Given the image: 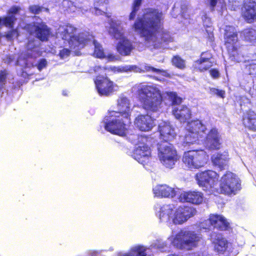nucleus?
Returning a JSON list of instances; mask_svg holds the SVG:
<instances>
[{
    "instance_id": "1",
    "label": "nucleus",
    "mask_w": 256,
    "mask_h": 256,
    "mask_svg": "<svg viewBox=\"0 0 256 256\" xmlns=\"http://www.w3.org/2000/svg\"><path fill=\"white\" fill-rule=\"evenodd\" d=\"M162 14L156 10H146L143 16L138 18L134 24L136 32L143 38L146 44L154 48H165L164 42H172L173 39L168 32H160V24Z\"/></svg>"
},
{
    "instance_id": "2",
    "label": "nucleus",
    "mask_w": 256,
    "mask_h": 256,
    "mask_svg": "<svg viewBox=\"0 0 256 256\" xmlns=\"http://www.w3.org/2000/svg\"><path fill=\"white\" fill-rule=\"evenodd\" d=\"M138 96L144 109L152 112L160 111L162 108V96L156 86H142L138 90Z\"/></svg>"
},
{
    "instance_id": "3",
    "label": "nucleus",
    "mask_w": 256,
    "mask_h": 256,
    "mask_svg": "<svg viewBox=\"0 0 256 256\" xmlns=\"http://www.w3.org/2000/svg\"><path fill=\"white\" fill-rule=\"evenodd\" d=\"M76 29L72 25L68 24L60 26L58 28V36L67 41L71 48H82L88 40L92 39V36L88 32L80 34L78 36L74 34Z\"/></svg>"
},
{
    "instance_id": "4",
    "label": "nucleus",
    "mask_w": 256,
    "mask_h": 256,
    "mask_svg": "<svg viewBox=\"0 0 256 256\" xmlns=\"http://www.w3.org/2000/svg\"><path fill=\"white\" fill-rule=\"evenodd\" d=\"M109 25V34L115 39L120 40L116 47L118 52L122 56L130 55L134 46L130 40L124 36V32L122 22L112 20Z\"/></svg>"
},
{
    "instance_id": "5",
    "label": "nucleus",
    "mask_w": 256,
    "mask_h": 256,
    "mask_svg": "<svg viewBox=\"0 0 256 256\" xmlns=\"http://www.w3.org/2000/svg\"><path fill=\"white\" fill-rule=\"evenodd\" d=\"M168 240L178 248L190 250L198 246L202 237L194 232L182 230L174 237L172 236Z\"/></svg>"
},
{
    "instance_id": "6",
    "label": "nucleus",
    "mask_w": 256,
    "mask_h": 256,
    "mask_svg": "<svg viewBox=\"0 0 256 256\" xmlns=\"http://www.w3.org/2000/svg\"><path fill=\"white\" fill-rule=\"evenodd\" d=\"M116 112H110V116H106L104 120L105 129L110 132L122 136L125 134L126 125V123H130L126 119L122 118Z\"/></svg>"
},
{
    "instance_id": "7",
    "label": "nucleus",
    "mask_w": 256,
    "mask_h": 256,
    "mask_svg": "<svg viewBox=\"0 0 256 256\" xmlns=\"http://www.w3.org/2000/svg\"><path fill=\"white\" fill-rule=\"evenodd\" d=\"M225 44L228 54L232 60L240 62L242 59L240 56V50L237 48L238 35L234 28L228 26L225 30Z\"/></svg>"
},
{
    "instance_id": "8",
    "label": "nucleus",
    "mask_w": 256,
    "mask_h": 256,
    "mask_svg": "<svg viewBox=\"0 0 256 256\" xmlns=\"http://www.w3.org/2000/svg\"><path fill=\"white\" fill-rule=\"evenodd\" d=\"M182 162L188 168H199L207 162L208 156L206 152L200 150H190L184 152Z\"/></svg>"
},
{
    "instance_id": "9",
    "label": "nucleus",
    "mask_w": 256,
    "mask_h": 256,
    "mask_svg": "<svg viewBox=\"0 0 256 256\" xmlns=\"http://www.w3.org/2000/svg\"><path fill=\"white\" fill-rule=\"evenodd\" d=\"M158 145V156L161 162L168 168H172L178 160L176 150L168 142H162Z\"/></svg>"
},
{
    "instance_id": "10",
    "label": "nucleus",
    "mask_w": 256,
    "mask_h": 256,
    "mask_svg": "<svg viewBox=\"0 0 256 256\" xmlns=\"http://www.w3.org/2000/svg\"><path fill=\"white\" fill-rule=\"evenodd\" d=\"M39 44L38 40H30L27 44V50L21 54L15 64L23 68H30L34 66V59L38 56L37 48Z\"/></svg>"
},
{
    "instance_id": "11",
    "label": "nucleus",
    "mask_w": 256,
    "mask_h": 256,
    "mask_svg": "<svg viewBox=\"0 0 256 256\" xmlns=\"http://www.w3.org/2000/svg\"><path fill=\"white\" fill-rule=\"evenodd\" d=\"M206 126L199 120L188 122L186 126V133L183 138L184 146L196 142L198 140L200 132H204Z\"/></svg>"
},
{
    "instance_id": "12",
    "label": "nucleus",
    "mask_w": 256,
    "mask_h": 256,
    "mask_svg": "<svg viewBox=\"0 0 256 256\" xmlns=\"http://www.w3.org/2000/svg\"><path fill=\"white\" fill-rule=\"evenodd\" d=\"M240 188L239 178L235 174L227 172L220 180V189L222 193L236 194Z\"/></svg>"
},
{
    "instance_id": "13",
    "label": "nucleus",
    "mask_w": 256,
    "mask_h": 256,
    "mask_svg": "<svg viewBox=\"0 0 256 256\" xmlns=\"http://www.w3.org/2000/svg\"><path fill=\"white\" fill-rule=\"evenodd\" d=\"M166 94L174 106L172 113L175 118L181 122L189 120L191 116L190 110L185 106H176L181 103L182 99L177 96L174 92H166Z\"/></svg>"
},
{
    "instance_id": "14",
    "label": "nucleus",
    "mask_w": 256,
    "mask_h": 256,
    "mask_svg": "<svg viewBox=\"0 0 256 256\" xmlns=\"http://www.w3.org/2000/svg\"><path fill=\"white\" fill-rule=\"evenodd\" d=\"M24 28L30 34L34 35L41 41L47 40L50 34V29L41 19H37L36 21L26 24Z\"/></svg>"
},
{
    "instance_id": "15",
    "label": "nucleus",
    "mask_w": 256,
    "mask_h": 256,
    "mask_svg": "<svg viewBox=\"0 0 256 256\" xmlns=\"http://www.w3.org/2000/svg\"><path fill=\"white\" fill-rule=\"evenodd\" d=\"M196 178L198 185L208 190L217 184L218 176L216 172L208 170L198 173Z\"/></svg>"
},
{
    "instance_id": "16",
    "label": "nucleus",
    "mask_w": 256,
    "mask_h": 256,
    "mask_svg": "<svg viewBox=\"0 0 256 256\" xmlns=\"http://www.w3.org/2000/svg\"><path fill=\"white\" fill-rule=\"evenodd\" d=\"M98 94L101 96H108L116 90L117 86L107 77L98 76L94 81Z\"/></svg>"
},
{
    "instance_id": "17",
    "label": "nucleus",
    "mask_w": 256,
    "mask_h": 256,
    "mask_svg": "<svg viewBox=\"0 0 256 256\" xmlns=\"http://www.w3.org/2000/svg\"><path fill=\"white\" fill-rule=\"evenodd\" d=\"M229 223L222 216L211 214L209 219L204 220L200 224V228L204 229H210L211 226L221 230H226L228 226Z\"/></svg>"
},
{
    "instance_id": "18",
    "label": "nucleus",
    "mask_w": 256,
    "mask_h": 256,
    "mask_svg": "<svg viewBox=\"0 0 256 256\" xmlns=\"http://www.w3.org/2000/svg\"><path fill=\"white\" fill-rule=\"evenodd\" d=\"M196 213V210L190 206H179L172 216V222L176 224H182Z\"/></svg>"
},
{
    "instance_id": "19",
    "label": "nucleus",
    "mask_w": 256,
    "mask_h": 256,
    "mask_svg": "<svg viewBox=\"0 0 256 256\" xmlns=\"http://www.w3.org/2000/svg\"><path fill=\"white\" fill-rule=\"evenodd\" d=\"M117 108L118 110L117 113L129 122L134 108L130 100L126 96L123 95L120 96L117 100Z\"/></svg>"
},
{
    "instance_id": "20",
    "label": "nucleus",
    "mask_w": 256,
    "mask_h": 256,
    "mask_svg": "<svg viewBox=\"0 0 256 256\" xmlns=\"http://www.w3.org/2000/svg\"><path fill=\"white\" fill-rule=\"evenodd\" d=\"M150 154V150L148 145L140 143L136 146L132 156L139 163L144 165L148 162Z\"/></svg>"
},
{
    "instance_id": "21",
    "label": "nucleus",
    "mask_w": 256,
    "mask_h": 256,
    "mask_svg": "<svg viewBox=\"0 0 256 256\" xmlns=\"http://www.w3.org/2000/svg\"><path fill=\"white\" fill-rule=\"evenodd\" d=\"M222 137L217 129L212 128L208 133L205 140L206 148L212 150H219L222 146Z\"/></svg>"
},
{
    "instance_id": "22",
    "label": "nucleus",
    "mask_w": 256,
    "mask_h": 256,
    "mask_svg": "<svg viewBox=\"0 0 256 256\" xmlns=\"http://www.w3.org/2000/svg\"><path fill=\"white\" fill-rule=\"evenodd\" d=\"M214 250L218 254H223L228 248L226 240L220 234L214 233L210 238Z\"/></svg>"
},
{
    "instance_id": "23",
    "label": "nucleus",
    "mask_w": 256,
    "mask_h": 256,
    "mask_svg": "<svg viewBox=\"0 0 256 256\" xmlns=\"http://www.w3.org/2000/svg\"><path fill=\"white\" fill-rule=\"evenodd\" d=\"M136 126L142 131H149L155 125L154 120L149 115H140L134 120Z\"/></svg>"
},
{
    "instance_id": "24",
    "label": "nucleus",
    "mask_w": 256,
    "mask_h": 256,
    "mask_svg": "<svg viewBox=\"0 0 256 256\" xmlns=\"http://www.w3.org/2000/svg\"><path fill=\"white\" fill-rule=\"evenodd\" d=\"M158 130L160 138L163 140L164 142L172 140L176 136L174 129L168 122H160L158 124Z\"/></svg>"
},
{
    "instance_id": "25",
    "label": "nucleus",
    "mask_w": 256,
    "mask_h": 256,
    "mask_svg": "<svg viewBox=\"0 0 256 256\" xmlns=\"http://www.w3.org/2000/svg\"><path fill=\"white\" fill-rule=\"evenodd\" d=\"M178 199L181 202L199 204L202 202L203 196L202 194L198 192H184L180 194Z\"/></svg>"
},
{
    "instance_id": "26",
    "label": "nucleus",
    "mask_w": 256,
    "mask_h": 256,
    "mask_svg": "<svg viewBox=\"0 0 256 256\" xmlns=\"http://www.w3.org/2000/svg\"><path fill=\"white\" fill-rule=\"evenodd\" d=\"M154 194L156 196L164 198H173L176 194L175 190L167 184H158L153 188Z\"/></svg>"
},
{
    "instance_id": "27",
    "label": "nucleus",
    "mask_w": 256,
    "mask_h": 256,
    "mask_svg": "<svg viewBox=\"0 0 256 256\" xmlns=\"http://www.w3.org/2000/svg\"><path fill=\"white\" fill-rule=\"evenodd\" d=\"M21 9L18 6H12L8 11L6 17L0 18V26H5L7 27L12 28L16 18V15L19 14Z\"/></svg>"
},
{
    "instance_id": "28",
    "label": "nucleus",
    "mask_w": 256,
    "mask_h": 256,
    "mask_svg": "<svg viewBox=\"0 0 256 256\" xmlns=\"http://www.w3.org/2000/svg\"><path fill=\"white\" fill-rule=\"evenodd\" d=\"M243 10V16L244 19L250 23L256 20V3L254 2H248L245 4Z\"/></svg>"
},
{
    "instance_id": "29",
    "label": "nucleus",
    "mask_w": 256,
    "mask_h": 256,
    "mask_svg": "<svg viewBox=\"0 0 256 256\" xmlns=\"http://www.w3.org/2000/svg\"><path fill=\"white\" fill-rule=\"evenodd\" d=\"M228 160V154L226 152H224L223 153L215 154L212 156L213 164L222 170L226 168Z\"/></svg>"
},
{
    "instance_id": "30",
    "label": "nucleus",
    "mask_w": 256,
    "mask_h": 256,
    "mask_svg": "<svg viewBox=\"0 0 256 256\" xmlns=\"http://www.w3.org/2000/svg\"><path fill=\"white\" fill-rule=\"evenodd\" d=\"M62 6L66 8V10L70 12H74L75 8H77L84 10L87 11L90 7L88 2L86 0H82L80 3H76V5L74 6V3L69 0H64L62 2Z\"/></svg>"
},
{
    "instance_id": "31",
    "label": "nucleus",
    "mask_w": 256,
    "mask_h": 256,
    "mask_svg": "<svg viewBox=\"0 0 256 256\" xmlns=\"http://www.w3.org/2000/svg\"><path fill=\"white\" fill-rule=\"evenodd\" d=\"M174 208V206L172 204L162 206L160 208L159 214V218L160 221L164 222L172 221Z\"/></svg>"
},
{
    "instance_id": "32",
    "label": "nucleus",
    "mask_w": 256,
    "mask_h": 256,
    "mask_svg": "<svg viewBox=\"0 0 256 256\" xmlns=\"http://www.w3.org/2000/svg\"><path fill=\"white\" fill-rule=\"evenodd\" d=\"M243 124L248 129L256 130V113L251 110L247 112L244 116Z\"/></svg>"
},
{
    "instance_id": "33",
    "label": "nucleus",
    "mask_w": 256,
    "mask_h": 256,
    "mask_svg": "<svg viewBox=\"0 0 256 256\" xmlns=\"http://www.w3.org/2000/svg\"><path fill=\"white\" fill-rule=\"evenodd\" d=\"M131 66H110V67H105L102 68L100 66H96V69L94 70L96 72H100L101 73V71L106 72L105 74H106V72H127L128 70H130Z\"/></svg>"
},
{
    "instance_id": "34",
    "label": "nucleus",
    "mask_w": 256,
    "mask_h": 256,
    "mask_svg": "<svg viewBox=\"0 0 256 256\" xmlns=\"http://www.w3.org/2000/svg\"><path fill=\"white\" fill-rule=\"evenodd\" d=\"M92 42V43L94 46V55L98 58H106V56L104 52V50L102 46L100 45L99 43L96 42L94 40V37L92 36V39L90 40H88L86 44H88V42Z\"/></svg>"
},
{
    "instance_id": "35",
    "label": "nucleus",
    "mask_w": 256,
    "mask_h": 256,
    "mask_svg": "<svg viewBox=\"0 0 256 256\" xmlns=\"http://www.w3.org/2000/svg\"><path fill=\"white\" fill-rule=\"evenodd\" d=\"M242 34L246 40L250 42H254L256 40V30L247 28L244 30Z\"/></svg>"
},
{
    "instance_id": "36",
    "label": "nucleus",
    "mask_w": 256,
    "mask_h": 256,
    "mask_svg": "<svg viewBox=\"0 0 256 256\" xmlns=\"http://www.w3.org/2000/svg\"><path fill=\"white\" fill-rule=\"evenodd\" d=\"M142 0H134V3L132 6V11L129 16V20H133L135 18L136 12L140 8V6L141 4Z\"/></svg>"
},
{
    "instance_id": "37",
    "label": "nucleus",
    "mask_w": 256,
    "mask_h": 256,
    "mask_svg": "<svg viewBox=\"0 0 256 256\" xmlns=\"http://www.w3.org/2000/svg\"><path fill=\"white\" fill-rule=\"evenodd\" d=\"M246 72L250 75H256V60H252L246 66Z\"/></svg>"
},
{
    "instance_id": "38",
    "label": "nucleus",
    "mask_w": 256,
    "mask_h": 256,
    "mask_svg": "<svg viewBox=\"0 0 256 256\" xmlns=\"http://www.w3.org/2000/svg\"><path fill=\"white\" fill-rule=\"evenodd\" d=\"M195 65L200 71L206 70L212 66H207V62H206V60L200 59L195 62Z\"/></svg>"
},
{
    "instance_id": "39",
    "label": "nucleus",
    "mask_w": 256,
    "mask_h": 256,
    "mask_svg": "<svg viewBox=\"0 0 256 256\" xmlns=\"http://www.w3.org/2000/svg\"><path fill=\"white\" fill-rule=\"evenodd\" d=\"M212 55L208 52H203L201 54L200 59L206 60L207 62V66H212Z\"/></svg>"
},
{
    "instance_id": "40",
    "label": "nucleus",
    "mask_w": 256,
    "mask_h": 256,
    "mask_svg": "<svg viewBox=\"0 0 256 256\" xmlns=\"http://www.w3.org/2000/svg\"><path fill=\"white\" fill-rule=\"evenodd\" d=\"M172 62L178 68H183L185 67L184 61L178 56H174L172 60Z\"/></svg>"
},
{
    "instance_id": "41",
    "label": "nucleus",
    "mask_w": 256,
    "mask_h": 256,
    "mask_svg": "<svg viewBox=\"0 0 256 256\" xmlns=\"http://www.w3.org/2000/svg\"><path fill=\"white\" fill-rule=\"evenodd\" d=\"M152 249H158L160 252H165L168 250V248L166 244L161 241H158L157 243L151 246Z\"/></svg>"
},
{
    "instance_id": "42",
    "label": "nucleus",
    "mask_w": 256,
    "mask_h": 256,
    "mask_svg": "<svg viewBox=\"0 0 256 256\" xmlns=\"http://www.w3.org/2000/svg\"><path fill=\"white\" fill-rule=\"evenodd\" d=\"M30 12L34 14H38L42 11L48 12L47 8L40 6L38 5H32L29 7Z\"/></svg>"
},
{
    "instance_id": "43",
    "label": "nucleus",
    "mask_w": 256,
    "mask_h": 256,
    "mask_svg": "<svg viewBox=\"0 0 256 256\" xmlns=\"http://www.w3.org/2000/svg\"><path fill=\"white\" fill-rule=\"evenodd\" d=\"M142 68L144 70L146 71V72H155L156 74L162 73V75H164V74L166 73V72H164V70H162L160 69L154 68L152 67L147 64H144L142 66Z\"/></svg>"
},
{
    "instance_id": "44",
    "label": "nucleus",
    "mask_w": 256,
    "mask_h": 256,
    "mask_svg": "<svg viewBox=\"0 0 256 256\" xmlns=\"http://www.w3.org/2000/svg\"><path fill=\"white\" fill-rule=\"evenodd\" d=\"M210 92L212 94L217 95L220 98H224L225 94V92L222 90H218L216 88H210Z\"/></svg>"
},
{
    "instance_id": "45",
    "label": "nucleus",
    "mask_w": 256,
    "mask_h": 256,
    "mask_svg": "<svg viewBox=\"0 0 256 256\" xmlns=\"http://www.w3.org/2000/svg\"><path fill=\"white\" fill-rule=\"evenodd\" d=\"M70 51L66 48H62L59 50L58 56L61 59L67 58L70 54Z\"/></svg>"
},
{
    "instance_id": "46",
    "label": "nucleus",
    "mask_w": 256,
    "mask_h": 256,
    "mask_svg": "<svg viewBox=\"0 0 256 256\" xmlns=\"http://www.w3.org/2000/svg\"><path fill=\"white\" fill-rule=\"evenodd\" d=\"M6 74V73L5 71L2 72L0 73V90L3 88L4 84H5Z\"/></svg>"
},
{
    "instance_id": "47",
    "label": "nucleus",
    "mask_w": 256,
    "mask_h": 256,
    "mask_svg": "<svg viewBox=\"0 0 256 256\" xmlns=\"http://www.w3.org/2000/svg\"><path fill=\"white\" fill-rule=\"evenodd\" d=\"M48 62L46 59H41L38 64L37 68L39 70H41L45 68L47 66Z\"/></svg>"
},
{
    "instance_id": "48",
    "label": "nucleus",
    "mask_w": 256,
    "mask_h": 256,
    "mask_svg": "<svg viewBox=\"0 0 256 256\" xmlns=\"http://www.w3.org/2000/svg\"><path fill=\"white\" fill-rule=\"evenodd\" d=\"M94 8L92 10V13L98 16V15H102L105 14V12L104 10L101 8H97L98 6H94Z\"/></svg>"
},
{
    "instance_id": "49",
    "label": "nucleus",
    "mask_w": 256,
    "mask_h": 256,
    "mask_svg": "<svg viewBox=\"0 0 256 256\" xmlns=\"http://www.w3.org/2000/svg\"><path fill=\"white\" fill-rule=\"evenodd\" d=\"M211 76L214 78H216L220 76V73L218 70L213 69L210 70Z\"/></svg>"
},
{
    "instance_id": "50",
    "label": "nucleus",
    "mask_w": 256,
    "mask_h": 256,
    "mask_svg": "<svg viewBox=\"0 0 256 256\" xmlns=\"http://www.w3.org/2000/svg\"><path fill=\"white\" fill-rule=\"evenodd\" d=\"M245 0H229V2L231 3L232 6H238L240 4H242Z\"/></svg>"
},
{
    "instance_id": "51",
    "label": "nucleus",
    "mask_w": 256,
    "mask_h": 256,
    "mask_svg": "<svg viewBox=\"0 0 256 256\" xmlns=\"http://www.w3.org/2000/svg\"><path fill=\"white\" fill-rule=\"evenodd\" d=\"M108 0H96L94 6H100L101 4H106Z\"/></svg>"
},
{
    "instance_id": "52",
    "label": "nucleus",
    "mask_w": 256,
    "mask_h": 256,
    "mask_svg": "<svg viewBox=\"0 0 256 256\" xmlns=\"http://www.w3.org/2000/svg\"><path fill=\"white\" fill-rule=\"evenodd\" d=\"M210 2V6L212 10H214V8L217 4L218 0H208Z\"/></svg>"
},
{
    "instance_id": "53",
    "label": "nucleus",
    "mask_w": 256,
    "mask_h": 256,
    "mask_svg": "<svg viewBox=\"0 0 256 256\" xmlns=\"http://www.w3.org/2000/svg\"><path fill=\"white\" fill-rule=\"evenodd\" d=\"M8 38H12L13 37H17L18 34L16 31H12L10 34H8L7 35Z\"/></svg>"
},
{
    "instance_id": "54",
    "label": "nucleus",
    "mask_w": 256,
    "mask_h": 256,
    "mask_svg": "<svg viewBox=\"0 0 256 256\" xmlns=\"http://www.w3.org/2000/svg\"><path fill=\"white\" fill-rule=\"evenodd\" d=\"M206 254L204 253H194L189 254L187 256H206Z\"/></svg>"
},
{
    "instance_id": "55",
    "label": "nucleus",
    "mask_w": 256,
    "mask_h": 256,
    "mask_svg": "<svg viewBox=\"0 0 256 256\" xmlns=\"http://www.w3.org/2000/svg\"><path fill=\"white\" fill-rule=\"evenodd\" d=\"M181 8H182V14H183L184 13L186 10L187 9V6L186 4H182L181 6Z\"/></svg>"
},
{
    "instance_id": "56",
    "label": "nucleus",
    "mask_w": 256,
    "mask_h": 256,
    "mask_svg": "<svg viewBox=\"0 0 256 256\" xmlns=\"http://www.w3.org/2000/svg\"><path fill=\"white\" fill-rule=\"evenodd\" d=\"M6 62H8V63H10L12 62V58H11L10 56L7 60H6Z\"/></svg>"
},
{
    "instance_id": "57",
    "label": "nucleus",
    "mask_w": 256,
    "mask_h": 256,
    "mask_svg": "<svg viewBox=\"0 0 256 256\" xmlns=\"http://www.w3.org/2000/svg\"><path fill=\"white\" fill-rule=\"evenodd\" d=\"M114 56L112 55H108V58L109 60H112Z\"/></svg>"
},
{
    "instance_id": "58",
    "label": "nucleus",
    "mask_w": 256,
    "mask_h": 256,
    "mask_svg": "<svg viewBox=\"0 0 256 256\" xmlns=\"http://www.w3.org/2000/svg\"><path fill=\"white\" fill-rule=\"evenodd\" d=\"M141 140L142 141V142H144L145 140H146V138H141Z\"/></svg>"
},
{
    "instance_id": "59",
    "label": "nucleus",
    "mask_w": 256,
    "mask_h": 256,
    "mask_svg": "<svg viewBox=\"0 0 256 256\" xmlns=\"http://www.w3.org/2000/svg\"><path fill=\"white\" fill-rule=\"evenodd\" d=\"M62 94H63V95H64V96H66V94L65 92V91H63V92H62Z\"/></svg>"
},
{
    "instance_id": "60",
    "label": "nucleus",
    "mask_w": 256,
    "mask_h": 256,
    "mask_svg": "<svg viewBox=\"0 0 256 256\" xmlns=\"http://www.w3.org/2000/svg\"><path fill=\"white\" fill-rule=\"evenodd\" d=\"M176 256L175 254H170V255H168V256Z\"/></svg>"
}]
</instances>
